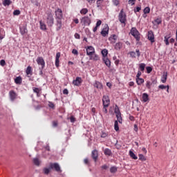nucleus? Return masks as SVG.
<instances>
[{
  "instance_id": "obj_1",
  "label": "nucleus",
  "mask_w": 177,
  "mask_h": 177,
  "mask_svg": "<svg viewBox=\"0 0 177 177\" xmlns=\"http://www.w3.org/2000/svg\"><path fill=\"white\" fill-rule=\"evenodd\" d=\"M55 27L57 31H60L63 27V11L60 8H57L55 11Z\"/></svg>"
},
{
  "instance_id": "obj_2",
  "label": "nucleus",
  "mask_w": 177,
  "mask_h": 177,
  "mask_svg": "<svg viewBox=\"0 0 177 177\" xmlns=\"http://www.w3.org/2000/svg\"><path fill=\"white\" fill-rule=\"evenodd\" d=\"M115 113L118 120L115 121L114 129L115 131H120V127H118V122L120 124H122V117H121V112H120V109H118V106H116L115 109Z\"/></svg>"
},
{
  "instance_id": "obj_3",
  "label": "nucleus",
  "mask_w": 177,
  "mask_h": 177,
  "mask_svg": "<svg viewBox=\"0 0 177 177\" xmlns=\"http://www.w3.org/2000/svg\"><path fill=\"white\" fill-rule=\"evenodd\" d=\"M46 20L48 27H53V24H55V18L53 17L52 12L47 11L46 12Z\"/></svg>"
},
{
  "instance_id": "obj_4",
  "label": "nucleus",
  "mask_w": 177,
  "mask_h": 177,
  "mask_svg": "<svg viewBox=\"0 0 177 177\" xmlns=\"http://www.w3.org/2000/svg\"><path fill=\"white\" fill-rule=\"evenodd\" d=\"M118 20L124 24V26L127 25V14L124 12V9H122L118 15Z\"/></svg>"
},
{
  "instance_id": "obj_5",
  "label": "nucleus",
  "mask_w": 177,
  "mask_h": 177,
  "mask_svg": "<svg viewBox=\"0 0 177 177\" xmlns=\"http://www.w3.org/2000/svg\"><path fill=\"white\" fill-rule=\"evenodd\" d=\"M131 34L136 38V41L140 40V34H139V31H138V29L136 28H132L131 30Z\"/></svg>"
},
{
  "instance_id": "obj_6",
  "label": "nucleus",
  "mask_w": 177,
  "mask_h": 177,
  "mask_svg": "<svg viewBox=\"0 0 177 177\" xmlns=\"http://www.w3.org/2000/svg\"><path fill=\"white\" fill-rule=\"evenodd\" d=\"M82 26H90L91 21V18H89L88 17H84L82 18L81 19V22Z\"/></svg>"
},
{
  "instance_id": "obj_7",
  "label": "nucleus",
  "mask_w": 177,
  "mask_h": 177,
  "mask_svg": "<svg viewBox=\"0 0 177 177\" xmlns=\"http://www.w3.org/2000/svg\"><path fill=\"white\" fill-rule=\"evenodd\" d=\"M50 169H55L56 172H62V169L59 163H50Z\"/></svg>"
},
{
  "instance_id": "obj_8",
  "label": "nucleus",
  "mask_w": 177,
  "mask_h": 177,
  "mask_svg": "<svg viewBox=\"0 0 177 177\" xmlns=\"http://www.w3.org/2000/svg\"><path fill=\"white\" fill-rule=\"evenodd\" d=\"M86 52L87 56H93V55H95V48L92 46H87L86 48Z\"/></svg>"
},
{
  "instance_id": "obj_9",
  "label": "nucleus",
  "mask_w": 177,
  "mask_h": 177,
  "mask_svg": "<svg viewBox=\"0 0 177 177\" xmlns=\"http://www.w3.org/2000/svg\"><path fill=\"white\" fill-rule=\"evenodd\" d=\"M36 62L39 66H41V70L45 68V60H44V57H38Z\"/></svg>"
},
{
  "instance_id": "obj_10",
  "label": "nucleus",
  "mask_w": 177,
  "mask_h": 177,
  "mask_svg": "<svg viewBox=\"0 0 177 177\" xmlns=\"http://www.w3.org/2000/svg\"><path fill=\"white\" fill-rule=\"evenodd\" d=\"M9 96L11 102H15L17 99V93L15 91L12 90L9 92Z\"/></svg>"
},
{
  "instance_id": "obj_11",
  "label": "nucleus",
  "mask_w": 177,
  "mask_h": 177,
  "mask_svg": "<svg viewBox=\"0 0 177 177\" xmlns=\"http://www.w3.org/2000/svg\"><path fill=\"white\" fill-rule=\"evenodd\" d=\"M91 157H92L93 161H95V162H96V161H97V158H99V152L97 151V150L94 149L92 151Z\"/></svg>"
},
{
  "instance_id": "obj_12",
  "label": "nucleus",
  "mask_w": 177,
  "mask_h": 177,
  "mask_svg": "<svg viewBox=\"0 0 177 177\" xmlns=\"http://www.w3.org/2000/svg\"><path fill=\"white\" fill-rule=\"evenodd\" d=\"M102 103H103V106H110V98H109V96H107V95L103 96Z\"/></svg>"
},
{
  "instance_id": "obj_13",
  "label": "nucleus",
  "mask_w": 177,
  "mask_h": 177,
  "mask_svg": "<svg viewBox=\"0 0 177 177\" xmlns=\"http://www.w3.org/2000/svg\"><path fill=\"white\" fill-rule=\"evenodd\" d=\"M73 84L75 86H80V85L82 84V78H81L80 77H77L76 79L73 80Z\"/></svg>"
},
{
  "instance_id": "obj_14",
  "label": "nucleus",
  "mask_w": 177,
  "mask_h": 177,
  "mask_svg": "<svg viewBox=\"0 0 177 177\" xmlns=\"http://www.w3.org/2000/svg\"><path fill=\"white\" fill-rule=\"evenodd\" d=\"M148 39L151 41L152 44L154 42V33L151 30L148 32Z\"/></svg>"
},
{
  "instance_id": "obj_15",
  "label": "nucleus",
  "mask_w": 177,
  "mask_h": 177,
  "mask_svg": "<svg viewBox=\"0 0 177 177\" xmlns=\"http://www.w3.org/2000/svg\"><path fill=\"white\" fill-rule=\"evenodd\" d=\"M109 35V26H106L105 28H104L102 29V30L101 31V35H102V37H106V35Z\"/></svg>"
},
{
  "instance_id": "obj_16",
  "label": "nucleus",
  "mask_w": 177,
  "mask_h": 177,
  "mask_svg": "<svg viewBox=\"0 0 177 177\" xmlns=\"http://www.w3.org/2000/svg\"><path fill=\"white\" fill-rule=\"evenodd\" d=\"M32 91L35 93L37 94V97H39L41 96V91H42V88H37V87H33Z\"/></svg>"
},
{
  "instance_id": "obj_17",
  "label": "nucleus",
  "mask_w": 177,
  "mask_h": 177,
  "mask_svg": "<svg viewBox=\"0 0 177 177\" xmlns=\"http://www.w3.org/2000/svg\"><path fill=\"white\" fill-rule=\"evenodd\" d=\"M103 62L107 67L110 68L111 66V62L109 58H107V57H103Z\"/></svg>"
},
{
  "instance_id": "obj_18",
  "label": "nucleus",
  "mask_w": 177,
  "mask_h": 177,
  "mask_svg": "<svg viewBox=\"0 0 177 177\" xmlns=\"http://www.w3.org/2000/svg\"><path fill=\"white\" fill-rule=\"evenodd\" d=\"M167 77H168V73L164 72L161 78V82H162V84H165V82H167Z\"/></svg>"
},
{
  "instance_id": "obj_19",
  "label": "nucleus",
  "mask_w": 177,
  "mask_h": 177,
  "mask_svg": "<svg viewBox=\"0 0 177 177\" xmlns=\"http://www.w3.org/2000/svg\"><path fill=\"white\" fill-rule=\"evenodd\" d=\"M89 60H94L95 62H97V60H99V55L94 53L93 55L89 56Z\"/></svg>"
},
{
  "instance_id": "obj_20",
  "label": "nucleus",
  "mask_w": 177,
  "mask_h": 177,
  "mask_svg": "<svg viewBox=\"0 0 177 177\" xmlns=\"http://www.w3.org/2000/svg\"><path fill=\"white\" fill-rule=\"evenodd\" d=\"M93 86H95V88H97V89H102V88H103V85L102 84V83L97 81L95 82Z\"/></svg>"
},
{
  "instance_id": "obj_21",
  "label": "nucleus",
  "mask_w": 177,
  "mask_h": 177,
  "mask_svg": "<svg viewBox=\"0 0 177 177\" xmlns=\"http://www.w3.org/2000/svg\"><path fill=\"white\" fill-rule=\"evenodd\" d=\"M142 102H144V103H146V102H149V94L144 93L142 94Z\"/></svg>"
},
{
  "instance_id": "obj_22",
  "label": "nucleus",
  "mask_w": 177,
  "mask_h": 177,
  "mask_svg": "<svg viewBox=\"0 0 177 177\" xmlns=\"http://www.w3.org/2000/svg\"><path fill=\"white\" fill-rule=\"evenodd\" d=\"M26 73L27 75H32V68L28 66L26 68Z\"/></svg>"
},
{
  "instance_id": "obj_23",
  "label": "nucleus",
  "mask_w": 177,
  "mask_h": 177,
  "mask_svg": "<svg viewBox=\"0 0 177 177\" xmlns=\"http://www.w3.org/2000/svg\"><path fill=\"white\" fill-rule=\"evenodd\" d=\"M122 48V42H118L116 43L115 45V49L116 50H120Z\"/></svg>"
},
{
  "instance_id": "obj_24",
  "label": "nucleus",
  "mask_w": 177,
  "mask_h": 177,
  "mask_svg": "<svg viewBox=\"0 0 177 177\" xmlns=\"http://www.w3.org/2000/svg\"><path fill=\"white\" fill-rule=\"evenodd\" d=\"M23 80L21 79V77L19 76V77H17L15 79V84H18V85H20L22 82Z\"/></svg>"
},
{
  "instance_id": "obj_25",
  "label": "nucleus",
  "mask_w": 177,
  "mask_h": 177,
  "mask_svg": "<svg viewBox=\"0 0 177 177\" xmlns=\"http://www.w3.org/2000/svg\"><path fill=\"white\" fill-rule=\"evenodd\" d=\"M33 163L35 165H37V167H39V165H41V160H39L38 158H35L33 159Z\"/></svg>"
},
{
  "instance_id": "obj_26",
  "label": "nucleus",
  "mask_w": 177,
  "mask_h": 177,
  "mask_svg": "<svg viewBox=\"0 0 177 177\" xmlns=\"http://www.w3.org/2000/svg\"><path fill=\"white\" fill-rule=\"evenodd\" d=\"M27 28H26L25 26H22L21 28H20V32L21 34V35H24V34H27Z\"/></svg>"
},
{
  "instance_id": "obj_27",
  "label": "nucleus",
  "mask_w": 177,
  "mask_h": 177,
  "mask_svg": "<svg viewBox=\"0 0 177 177\" xmlns=\"http://www.w3.org/2000/svg\"><path fill=\"white\" fill-rule=\"evenodd\" d=\"M129 156H130L131 158H133V160H138V156H136L135 153H133V151H132L131 150L129 151Z\"/></svg>"
},
{
  "instance_id": "obj_28",
  "label": "nucleus",
  "mask_w": 177,
  "mask_h": 177,
  "mask_svg": "<svg viewBox=\"0 0 177 177\" xmlns=\"http://www.w3.org/2000/svg\"><path fill=\"white\" fill-rule=\"evenodd\" d=\"M136 82H137V85H141L142 84H143V82H145V80L143 78H136Z\"/></svg>"
},
{
  "instance_id": "obj_29",
  "label": "nucleus",
  "mask_w": 177,
  "mask_h": 177,
  "mask_svg": "<svg viewBox=\"0 0 177 177\" xmlns=\"http://www.w3.org/2000/svg\"><path fill=\"white\" fill-rule=\"evenodd\" d=\"M104 153L105 156H111V150L106 148V149H104Z\"/></svg>"
},
{
  "instance_id": "obj_30",
  "label": "nucleus",
  "mask_w": 177,
  "mask_h": 177,
  "mask_svg": "<svg viewBox=\"0 0 177 177\" xmlns=\"http://www.w3.org/2000/svg\"><path fill=\"white\" fill-rule=\"evenodd\" d=\"M10 3H12V1H10V0H4L3 1V6H9V5H10Z\"/></svg>"
},
{
  "instance_id": "obj_31",
  "label": "nucleus",
  "mask_w": 177,
  "mask_h": 177,
  "mask_svg": "<svg viewBox=\"0 0 177 177\" xmlns=\"http://www.w3.org/2000/svg\"><path fill=\"white\" fill-rule=\"evenodd\" d=\"M40 28L41 30H46V25L42 22V21H39Z\"/></svg>"
},
{
  "instance_id": "obj_32",
  "label": "nucleus",
  "mask_w": 177,
  "mask_h": 177,
  "mask_svg": "<svg viewBox=\"0 0 177 177\" xmlns=\"http://www.w3.org/2000/svg\"><path fill=\"white\" fill-rule=\"evenodd\" d=\"M109 53V51L107 50V49H104L102 50V55L103 56V57H107V55Z\"/></svg>"
},
{
  "instance_id": "obj_33",
  "label": "nucleus",
  "mask_w": 177,
  "mask_h": 177,
  "mask_svg": "<svg viewBox=\"0 0 177 177\" xmlns=\"http://www.w3.org/2000/svg\"><path fill=\"white\" fill-rule=\"evenodd\" d=\"M110 172L111 174H115V172H117V167H115V166L111 167L110 168Z\"/></svg>"
},
{
  "instance_id": "obj_34",
  "label": "nucleus",
  "mask_w": 177,
  "mask_h": 177,
  "mask_svg": "<svg viewBox=\"0 0 177 177\" xmlns=\"http://www.w3.org/2000/svg\"><path fill=\"white\" fill-rule=\"evenodd\" d=\"M146 67V64H139V68L141 71H145V68Z\"/></svg>"
},
{
  "instance_id": "obj_35",
  "label": "nucleus",
  "mask_w": 177,
  "mask_h": 177,
  "mask_svg": "<svg viewBox=\"0 0 177 177\" xmlns=\"http://www.w3.org/2000/svg\"><path fill=\"white\" fill-rule=\"evenodd\" d=\"M138 157H139V160L140 161H146V157H145V156L143 154H142V153L139 154Z\"/></svg>"
},
{
  "instance_id": "obj_36",
  "label": "nucleus",
  "mask_w": 177,
  "mask_h": 177,
  "mask_svg": "<svg viewBox=\"0 0 177 177\" xmlns=\"http://www.w3.org/2000/svg\"><path fill=\"white\" fill-rule=\"evenodd\" d=\"M43 172H44V174L45 175H48L49 172H50V169H49V168H47V167L44 168V169H43Z\"/></svg>"
},
{
  "instance_id": "obj_37",
  "label": "nucleus",
  "mask_w": 177,
  "mask_h": 177,
  "mask_svg": "<svg viewBox=\"0 0 177 177\" xmlns=\"http://www.w3.org/2000/svg\"><path fill=\"white\" fill-rule=\"evenodd\" d=\"M151 85H152L151 82L147 81L146 86H147V89H151Z\"/></svg>"
},
{
  "instance_id": "obj_38",
  "label": "nucleus",
  "mask_w": 177,
  "mask_h": 177,
  "mask_svg": "<svg viewBox=\"0 0 177 177\" xmlns=\"http://www.w3.org/2000/svg\"><path fill=\"white\" fill-rule=\"evenodd\" d=\"M5 38V32L2 34V28H0V41H2Z\"/></svg>"
},
{
  "instance_id": "obj_39",
  "label": "nucleus",
  "mask_w": 177,
  "mask_h": 177,
  "mask_svg": "<svg viewBox=\"0 0 177 177\" xmlns=\"http://www.w3.org/2000/svg\"><path fill=\"white\" fill-rule=\"evenodd\" d=\"M144 14L145 15H147V13H150V7H146L145 9H144Z\"/></svg>"
},
{
  "instance_id": "obj_40",
  "label": "nucleus",
  "mask_w": 177,
  "mask_h": 177,
  "mask_svg": "<svg viewBox=\"0 0 177 177\" xmlns=\"http://www.w3.org/2000/svg\"><path fill=\"white\" fill-rule=\"evenodd\" d=\"M81 15H86L88 13V10L86 8H83L80 10Z\"/></svg>"
},
{
  "instance_id": "obj_41",
  "label": "nucleus",
  "mask_w": 177,
  "mask_h": 177,
  "mask_svg": "<svg viewBox=\"0 0 177 177\" xmlns=\"http://www.w3.org/2000/svg\"><path fill=\"white\" fill-rule=\"evenodd\" d=\"M154 21L155 23H156V24H161V23H162V20H161V18H158L155 19Z\"/></svg>"
},
{
  "instance_id": "obj_42",
  "label": "nucleus",
  "mask_w": 177,
  "mask_h": 177,
  "mask_svg": "<svg viewBox=\"0 0 177 177\" xmlns=\"http://www.w3.org/2000/svg\"><path fill=\"white\" fill-rule=\"evenodd\" d=\"M129 55H130L131 57H133V58L136 57V53H135V51L129 52Z\"/></svg>"
},
{
  "instance_id": "obj_43",
  "label": "nucleus",
  "mask_w": 177,
  "mask_h": 177,
  "mask_svg": "<svg viewBox=\"0 0 177 177\" xmlns=\"http://www.w3.org/2000/svg\"><path fill=\"white\" fill-rule=\"evenodd\" d=\"M146 69H147V73L148 74H150V73H151V71H153V68L151 67H150V66H147L146 68Z\"/></svg>"
},
{
  "instance_id": "obj_44",
  "label": "nucleus",
  "mask_w": 177,
  "mask_h": 177,
  "mask_svg": "<svg viewBox=\"0 0 177 177\" xmlns=\"http://www.w3.org/2000/svg\"><path fill=\"white\" fill-rule=\"evenodd\" d=\"M107 107H109V106H106V105H103L102 111H103V113H104V114H107V113H108Z\"/></svg>"
},
{
  "instance_id": "obj_45",
  "label": "nucleus",
  "mask_w": 177,
  "mask_h": 177,
  "mask_svg": "<svg viewBox=\"0 0 177 177\" xmlns=\"http://www.w3.org/2000/svg\"><path fill=\"white\" fill-rule=\"evenodd\" d=\"M48 106L50 109H55V104H53V102H48Z\"/></svg>"
},
{
  "instance_id": "obj_46",
  "label": "nucleus",
  "mask_w": 177,
  "mask_h": 177,
  "mask_svg": "<svg viewBox=\"0 0 177 177\" xmlns=\"http://www.w3.org/2000/svg\"><path fill=\"white\" fill-rule=\"evenodd\" d=\"M13 15L14 16H19V15H20V11L19 10H15L13 12Z\"/></svg>"
},
{
  "instance_id": "obj_47",
  "label": "nucleus",
  "mask_w": 177,
  "mask_h": 177,
  "mask_svg": "<svg viewBox=\"0 0 177 177\" xmlns=\"http://www.w3.org/2000/svg\"><path fill=\"white\" fill-rule=\"evenodd\" d=\"M169 39V37H167V36L165 37V42L167 46L169 45V41H168Z\"/></svg>"
},
{
  "instance_id": "obj_48",
  "label": "nucleus",
  "mask_w": 177,
  "mask_h": 177,
  "mask_svg": "<svg viewBox=\"0 0 177 177\" xmlns=\"http://www.w3.org/2000/svg\"><path fill=\"white\" fill-rule=\"evenodd\" d=\"M113 3L115 6H118V5H120V1L118 0H113Z\"/></svg>"
},
{
  "instance_id": "obj_49",
  "label": "nucleus",
  "mask_w": 177,
  "mask_h": 177,
  "mask_svg": "<svg viewBox=\"0 0 177 177\" xmlns=\"http://www.w3.org/2000/svg\"><path fill=\"white\" fill-rule=\"evenodd\" d=\"M102 2H103V0H97V8L100 7V5H102Z\"/></svg>"
},
{
  "instance_id": "obj_50",
  "label": "nucleus",
  "mask_w": 177,
  "mask_h": 177,
  "mask_svg": "<svg viewBox=\"0 0 177 177\" xmlns=\"http://www.w3.org/2000/svg\"><path fill=\"white\" fill-rule=\"evenodd\" d=\"M0 64L2 66V67H3V66H5V64H6V62H5L4 59H1L0 61Z\"/></svg>"
},
{
  "instance_id": "obj_51",
  "label": "nucleus",
  "mask_w": 177,
  "mask_h": 177,
  "mask_svg": "<svg viewBox=\"0 0 177 177\" xmlns=\"http://www.w3.org/2000/svg\"><path fill=\"white\" fill-rule=\"evenodd\" d=\"M142 10L141 7H136V10H134L135 13H136V12H140V10Z\"/></svg>"
},
{
  "instance_id": "obj_52",
  "label": "nucleus",
  "mask_w": 177,
  "mask_h": 177,
  "mask_svg": "<svg viewBox=\"0 0 177 177\" xmlns=\"http://www.w3.org/2000/svg\"><path fill=\"white\" fill-rule=\"evenodd\" d=\"M158 88L159 89H167V86H165L164 84L159 85Z\"/></svg>"
},
{
  "instance_id": "obj_53",
  "label": "nucleus",
  "mask_w": 177,
  "mask_h": 177,
  "mask_svg": "<svg viewBox=\"0 0 177 177\" xmlns=\"http://www.w3.org/2000/svg\"><path fill=\"white\" fill-rule=\"evenodd\" d=\"M70 121L71 122H75V118H74V116H71L70 118Z\"/></svg>"
},
{
  "instance_id": "obj_54",
  "label": "nucleus",
  "mask_w": 177,
  "mask_h": 177,
  "mask_svg": "<svg viewBox=\"0 0 177 177\" xmlns=\"http://www.w3.org/2000/svg\"><path fill=\"white\" fill-rule=\"evenodd\" d=\"M109 134L107 133H102L101 135V138H107Z\"/></svg>"
},
{
  "instance_id": "obj_55",
  "label": "nucleus",
  "mask_w": 177,
  "mask_h": 177,
  "mask_svg": "<svg viewBox=\"0 0 177 177\" xmlns=\"http://www.w3.org/2000/svg\"><path fill=\"white\" fill-rule=\"evenodd\" d=\"M135 1H136V0H129V3L130 5L133 6V5H135Z\"/></svg>"
},
{
  "instance_id": "obj_56",
  "label": "nucleus",
  "mask_w": 177,
  "mask_h": 177,
  "mask_svg": "<svg viewBox=\"0 0 177 177\" xmlns=\"http://www.w3.org/2000/svg\"><path fill=\"white\" fill-rule=\"evenodd\" d=\"M64 95H68V90L67 88H64L63 91Z\"/></svg>"
},
{
  "instance_id": "obj_57",
  "label": "nucleus",
  "mask_w": 177,
  "mask_h": 177,
  "mask_svg": "<svg viewBox=\"0 0 177 177\" xmlns=\"http://www.w3.org/2000/svg\"><path fill=\"white\" fill-rule=\"evenodd\" d=\"M44 149L47 150V151H50V147H49V145H47L46 147H44Z\"/></svg>"
},
{
  "instance_id": "obj_58",
  "label": "nucleus",
  "mask_w": 177,
  "mask_h": 177,
  "mask_svg": "<svg viewBox=\"0 0 177 177\" xmlns=\"http://www.w3.org/2000/svg\"><path fill=\"white\" fill-rule=\"evenodd\" d=\"M72 53H73V55H78V50H77V49H73V50H72Z\"/></svg>"
},
{
  "instance_id": "obj_59",
  "label": "nucleus",
  "mask_w": 177,
  "mask_h": 177,
  "mask_svg": "<svg viewBox=\"0 0 177 177\" xmlns=\"http://www.w3.org/2000/svg\"><path fill=\"white\" fill-rule=\"evenodd\" d=\"M59 59L55 58V66H56V67H59Z\"/></svg>"
},
{
  "instance_id": "obj_60",
  "label": "nucleus",
  "mask_w": 177,
  "mask_h": 177,
  "mask_svg": "<svg viewBox=\"0 0 177 177\" xmlns=\"http://www.w3.org/2000/svg\"><path fill=\"white\" fill-rule=\"evenodd\" d=\"M102 25V21L100 20L97 21L96 23V26L100 27Z\"/></svg>"
},
{
  "instance_id": "obj_61",
  "label": "nucleus",
  "mask_w": 177,
  "mask_h": 177,
  "mask_svg": "<svg viewBox=\"0 0 177 177\" xmlns=\"http://www.w3.org/2000/svg\"><path fill=\"white\" fill-rule=\"evenodd\" d=\"M102 169H107L109 168V166L107 165H104L101 167Z\"/></svg>"
},
{
  "instance_id": "obj_62",
  "label": "nucleus",
  "mask_w": 177,
  "mask_h": 177,
  "mask_svg": "<svg viewBox=\"0 0 177 177\" xmlns=\"http://www.w3.org/2000/svg\"><path fill=\"white\" fill-rule=\"evenodd\" d=\"M136 52L137 53L138 57H140V51L139 50V49H136Z\"/></svg>"
},
{
  "instance_id": "obj_63",
  "label": "nucleus",
  "mask_w": 177,
  "mask_h": 177,
  "mask_svg": "<svg viewBox=\"0 0 177 177\" xmlns=\"http://www.w3.org/2000/svg\"><path fill=\"white\" fill-rule=\"evenodd\" d=\"M53 127H54L55 128H56V127H57V121H53Z\"/></svg>"
},
{
  "instance_id": "obj_64",
  "label": "nucleus",
  "mask_w": 177,
  "mask_h": 177,
  "mask_svg": "<svg viewBox=\"0 0 177 177\" xmlns=\"http://www.w3.org/2000/svg\"><path fill=\"white\" fill-rule=\"evenodd\" d=\"M75 38H76V39H80V34L75 33Z\"/></svg>"
}]
</instances>
